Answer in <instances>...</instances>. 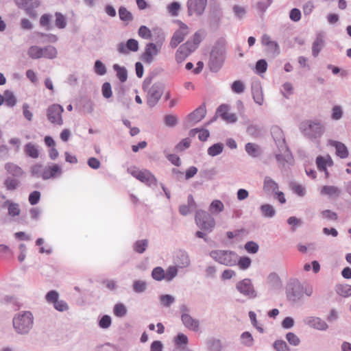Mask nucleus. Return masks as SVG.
Masks as SVG:
<instances>
[{
    "instance_id": "nucleus-1",
    "label": "nucleus",
    "mask_w": 351,
    "mask_h": 351,
    "mask_svg": "<svg viewBox=\"0 0 351 351\" xmlns=\"http://www.w3.org/2000/svg\"><path fill=\"white\" fill-rule=\"evenodd\" d=\"M226 58V45L223 40H217L210 52L208 66L213 73L218 72L222 67Z\"/></svg>"
},
{
    "instance_id": "nucleus-2",
    "label": "nucleus",
    "mask_w": 351,
    "mask_h": 351,
    "mask_svg": "<svg viewBox=\"0 0 351 351\" xmlns=\"http://www.w3.org/2000/svg\"><path fill=\"white\" fill-rule=\"evenodd\" d=\"M12 324L16 333L27 335L33 327L34 316L29 311L20 312L13 317Z\"/></svg>"
},
{
    "instance_id": "nucleus-3",
    "label": "nucleus",
    "mask_w": 351,
    "mask_h": 351,
    "mask_svg": "<svg viewBox=\"0 0 351 351\" xmlns=\"http://www.w3.org/2000/svg\"><path fill=\"white\" fill-rule=\"evenodd\" d=\"M209 255L221 265L232 267L237 264V254L231 250H215Z\"/></svg>"
},
{
    "instance_id": "nucleus-4",
    "label": "nucleus",
    "mask_w": 351,
    "mask_h": 351,
    "mask_svg": "<svg viewBox=\"0 0 351 351\" xmlns=\"http://www.w3.org/2000/svg\"><path fill=\"white\" fill-rule=\"evenodd\" d=\"M304 286L298 279H291L286 286V295L289 301L295 304L303 298Z\"/></svg>"
},
{
    "instance_id": "nucleus-5",
    "label": "nucleus",
    "mask_w": 351,
    "mask_h": 351,
    "mask_svg": "<svg viewBox=\"0 0 351 351\" xmlns=\"http://www.w3.org/2000/svg\"><path fill=\"white\" fill-rule=\"evenodd\" d=\"M165 40V36L162 34L159 36V40L157 41L158 45L154 43H149L145 45V51L141 56V60L146 64H151L160 50V47L162 42Z\"/></svg>"
},
{
    "instance_id": "nucleus-6",
    "label": "nucleus",
    "mask_w": 351,
    "mask_h": 351,
    "mask_svg": "<svg viewBox=\"0 0 351 351\" xmlns=\"http://www.w3.org/2000/svg\"><path fill=\"white\" fill-rule=\"evenodd\" d=\"M195 220L197 226L205 232H211L215 226L214 218L209 213L203 210H197Z\"/></svg>"
},
{
    "instance_id": "nucleus-7",
    "label": "nucleus",
    "mask_w": 351,
    "mask_h": 351,
    "mask_svg": "<svg viewBox=\"0 0 351 351\" xmlns=\"http://www.w3.org/2000/svg\"><path fill=\"white\" fill-rule=\"evenodd\" d=\"M303 128L304 134L311 141L319 139L324 133L325 128L319 121H308Z\"/></svg>"
},
{
    "instance_id": "nucleus-8",
    "label": "nucleus",
    "mask_w": 351,
    "mask_h": 351,
    "mask_svg": "<svg viewBox=\"0 0 351 351\" xmlns=\"http://www.w3.org/2000/svg\"><path fill=\"white\" fill-rule=\"evenodd\" d=\"M16 5L24 10L31 19H36L38 16L36 9L41 5L40 0H14Z\"/></svg>"
},
{
    "instance_id": "nucleus-9",
    "label": "nucleus",
    "mask_w": 351,
    "mask_h": 351,
    "mask_svg": "<svg viewBox=\"0 0 351 351\" xmlns=\"http://www.w3.org/2000/svg\"><path fill=\"white\" fill-rule=\"evenodd\" d=\"M165 85L162 82H155L147 92V104L149 107L155 106L161 98Z\"/></svg>"
},
{
    "instance_id": "nucleus-10",
    "label": "nucleus",
    "mask_w": 351,
    "mask_h": 351,
    "mask_svg": "<svg viewBox=\"0 0 351 351\" xmlns=\"http://www.w3.org/2000/svg\"><path fill=\"white\" fill-rule=\"evenodd\" d=\"M128 171L133 177L149 186L157 184L156 178L149 170L140 171L134 167L128 168Z\"/></svg>"
},
{
    "instance_id": "nucleus-11",
    "label": "nucleus",
    "mask_w": 351,
    "mask_h": 351,
    "mask_svg": "<svg viewBox=\"0 0 351 351\" xmlns=\"http://www.w3.org/2000/svg\"><path fill=\"white\" fill-rule=\"evenodd\" d=\"M235 287L240 293L249 299H253L257 297V292L250 278H245L239 281Z\"/></svg>"
},
{
    "instance_id": "nucleus-12",
    "label": "nucleus",
    "mask_w": 351,
    "mask_h": 351,
    "mask_svg": "<svg viewBox=\"0 0 351 351\" xmlns=\"http://www.w3.org/2000/svg\"><path fill=\"white\" fill-rule=\"evenodd\" d=\"M208 0H187V13L189 16H201L205 12Z\"/></svg>"
},
{
    "instance_id": "nucleus-13",
    "label": "nucleus",
    "mask_w": 351,
    "mask_h": 351,
    "mask_svg": "<svg viewBox=\"0 0 351 351\" xmlns=\"http://www.w3.org/2000/svg\"><path fill=\"white\" fill-rule=\"evenodd\" d=\"M64 112L63 107L60 104H52L47 110V117L49 122L58 125L63 124L62 114Z\"/></svg>"
},
{
    "instance_id": "nucleus-14",
    "label": "nucleus",
    "mask_w": 351,
    "mask_h": 351,
    "mask_svg": "<svg viewBox=\"0 0 351 351\" xmlns=\"http://www.w3.org/2000/svg\"><path fill=\"white\" fill-rule=\"evenodd\" d=\"M223 13L219 3H215L210 5L209 25L213 29H217L221 24Z\"/></svg>"
},
{
    "instance_id": "nucleus-15",
    "label": "nucleus",
    "mask_w": 351,
    "mask_h": 351,
    "mask_svg": "<svg viewBox=\"0 0 351 351\" xmlns=\"http://www.w3.org/2000/svg\"><path fill=\"white\" fill-rule=\"evenodd\" d=\"M180 29L176 30L171 39L170 46L174 49L178 46L189 34L188 26L182 21H179Z\"/></svg>"
},
{
    "instance_id": "nucleus-16",
    "label": "nucleus",
    "mask_w": 351,
    "mask_h": 351,
    "mask_svg": "<svg viewBox=\"0 0 351 351\" xmlns=\"http://www.w3.org/2000/svg\"><path fill=\"white\" fill-rule=\"evenodd\" d=\"M138 49V42L134 38H130L125 43L121 42L117 45L118 53L122 55H128L130 51L136 52Z\"/></svg>"
},
{
    "instance_id": "nucleus-17",
    "label": "nucleus",
    "mask_w": 351,
    "mask_h": 351,
    "mask_svg": "<svg viewBox=\"0 0 351 351\" xmlns=\"http://www.w3.org/2000/svg\"><path fill=\"white\" fill-rule=\"evenodd\" d=\"M261 44L266 47L267 53L272 56H278L280 52V47L276 41L272 40L271 36L264 34L261 37Z\"/></svg>"
},
{
    "instance_id": "nucleus-18",
    "label": "nucleus",
    "mask_w": 351,
    "mask_h": 351,
    "mask_svg": "<svg viewBox=\"0 0 351 351\" xmlns=\"http://www.w3.org/2000/svg\"><path fill=\"white\" fill-rule=\"evenodd\" d=\"M303 322L310 328L325 331L328 328L327 323L319 317L307 316L303 319Z\"/></svg>"
},
{
    "instance_id": "nucleus-19",
    "label": "nucleus",
    "mask_w": 351,
    "mask_h": 351,
    "mask_svg": "<svg viewBox=\"0 0 351 351\" xmlns=\"http://www.w3.org/2000/svg\"><path fill=\"white\" fill-rule=\"evenodd\" d=\"M62 174V169L58 164H51L44 167L43 180L53 179Z\"/></svg>"
},
{
    "instance_id": "nucleus-20",
    "label": "nucleus",
    "mask_w": 351,
    "mask_h": 351,
    "mask_svg": "<svg viewBox=\"0 0 351 351\" xmlns=\"http://www.w3.org/2000/svg\"><path fill=\"white\" fill-rule=\"evenodd\" d=\"M278 153L276 154L275 157L279 165H285L286 162H289L292 159V154L288 146L285 147H278Z\"/></svg>"
},
{
    "instance_id": "nucleus-21",
    "label": "nucleus",
    "mask_w": 351,
    "mask_h": 351,
    "mask_svg": "<svg viewBox=\"0 0 351 351\" xmlns=\"http://www.w3.org/2000/svg\"><path fill=\"white\" fill-rule=\"evenodd\" d=\"M271 134L278 148L287 146L283 131L280 127L277 125L272 126L271 128Z\"/></svg>"
},
{
    "instance_id": "nucleus-22",
    "label": "nucleus",
    "mask_w": 351,
    "mask_h": 351,
    "mask_svg": "<svg viewBox=\"0 0 351 351\" xmlns=\"http://www.w3.org/2000/svg\"><path fill=\"white\" fill-rule=\"evenodd\" d=\"M325 45V36L324 32H319L316 34L315 40L312 44V55L316 58Z\"/></svg>"
},
{
    "instance_id": "nucleus-23",
    "label": "nucleus",
    "mask_w": 351,
    "mask_h": 351,
    "mask_svg": "<svg viewBox=\"0 0 351 351\" xmlns=\"http://www.w3.org/2000/svg\"><path fill=\"white\" fill-rule=\"evenodd\" d=\"M252 95L256 104L259 106L263 105L264 101L262 86L259 82H254L251 85Z\"/></svg>"
},
{
    "instance_id": "nucleus-24",
    "label": "nucleus",
    "mask_w": 351,
    "mask_h": 351,
    "mask_svg": "<svg viewBox=\"0 0 351 351\" xmlns=\"http://www.w3.org/2000/svg\"><path fill=\"white\" fill-rule=\"evenodd\" d=\"M181 320L184 326L190 330L197 332L199 328V322L198 319L193 318L188 313H182Z\"/></svg>"
},
{
    "instance_id": "nucleus-25",
    "label": "nucleus",
    "mask_w": 351,
    "mask_h": 351,
    "mask_svg": "<svg viewBox=\"0 0 351 351\" xmlns=\"http://www.w3.org/2000/svg\"><path fill=\"white\" fill-rule=\"evenodd\" d=\"M328 145L332 146L336 149V154L341 158H346L349 155V152L346 145L340 141L335 140H328Z\"/></svg>"
},
{
    "instance_id": "nucleus-26",
    "label": "nucleus",
    "mask_w": 351,
    "mask_h": 351,
    "mask_svg": "<svg viewBox=\"0 0 351 351\" xmlns=\"http://www.w3.org/2000/svg\"><path fill=\"white\" fill-rule=\"evenodd\" d=\"M206 114V108L205 104H202L197 108L191 112L188 116V119L195 123H198L203 119Z\"/></svg>"
},
{
    "instance_id": "nucleus-27",
    "label": "nucleus",
    "mask_w": 351,
    "mask_h": 351,
    "mask_svg": "<svg viewBox=\"0 0 351 351\" xmlns=\"http://www.w3.org/2000/svg\"><path fill=\"white\" fill-rule=\"evenodd\" d=\"M176 263L180 268H185L189 266L191 261L189 256L185 251L180 250L177 252L176 256Z\"/></svg>"
},
{
    "instance_id": "nucleus-28",
    "label": "nucleus",
    "mask_w": 351,
    "mask_h": 351,
    "mask_svg": "<svg viewBox=\"0 0 351 351\" xmlns=\"http://www.w3.org/2000/svg\"><path fill=\"white\" fill-rule=\"evenodd\" d=\"M320 193L329 197L337 198L341 195V190L335 186L325 185L322 188Z\"/></svg>"
},
{
    "instance_id": "nucleus-29",
    "label": "nucleus",
    "mask_w": 351,
    "mask_h": 351,
    "mask_svg": "<svg viewBox=\"0 0 351 351\" xmlns=\"http://www.w3.org/2000/svg\"><path fill=\"white\" fill-rule=\"evenodd\" d=\"M278 184L269 176H265L264 178L263 189L267 193H276L278 189Z\"/></svg>"
},
{
    "instance_id": "nucleus-30",
    "label": "nucleus",
    "mask_w": 351,
    "mask_h": 351,
    "mask_svg": "<svg viewBox=\"0 0 351 351\" xmlns=\"http://www.w3.org/2000/svg\"><path fill=\"white\" fill-rule=\"evenodd\" d=\"M268 284L271 289L277 290L282 287V282L278 274L275 272L271 273L268 276Z\"/></svg>"
},
{
    "instance_id": "nucleus-31",
    "label": "nucleus",
    "mask_w": 351,
    "mask_h": 351,
    "mask_svg": "<svg viewBox=\"0 0 351 351\" xmlns=\"http://www.w3.org/2000/svg\"><path fill=\"white\" fill-rule=\"evenodd\" d=\"M5 170L13 177H21L24 174L23 170L17 165L12 162H8L5 165Z\"/></svg>"
},
{
    "instance_id": "nucleus-32",
    "label": "nucleus",
    "mask_w": 351,
    "mask_h": 351,
    "mask_svg": "<svg viewBox=\"0 0 351 351\" xmlns=\"http://www.w3.org/2000/svg\"><path fill=\"white\" fill-rule=\"evenodd\" d=\"M24 152L26 156L32 158H38L39 156V150L38 147L32 143H27L24 147Z\"/></svg>"
},
{
    "instance_id": "nucleus-33",
    "label": "nucleus",
    "mask_w": 351,
    "mask_h": 351,
    "mask_svg": "<svg viewBox=\"0 0 351 351\" xmlns=\"http://www.w3.org/2000/svg\"><path fill=\"white\" fill-rule=\"evenodd\" d=\"M245 149L247 154L252 158H257L261 155L260 147L258 145L255 143H246L245 146Z\"/></svg>"
},
{
    "instance_id": "nucleus-34",
    "label": "nucleus",
    "mask_w": 351,
    "mask_h": 351,
    "mask_svg": "<svg viewBox=\"0 0 351 351\" xmlns=\"http://www.w3.org/2000/svg\"><path fill=\"white\" fill-rule=\"evenodd\" d=\"M114 71L116 72V75L121 82H125L128 79V71L125 66L114 64L112 66Z\"/></svg>"
},
{
    "instance_id": "nucleus-35",
    "label": "nucleus",
    "mask_w": 351,
    "mask_h": 351,
    "mask_svg": "<svg viewBox=\"0 0 351 351\" xmlns=\"http://www.w3.org/2000/svg\"><path fill=\"white\" fill-rule=\"evenodd\" d=\"M8 206V215L11 217H16L20 215L21 210L17 203L12 202L10 200H6L3 204V206Z\"/></svg>"
},
{
    "instance_id": "nucleus-36",
    "label": "nucleus",
    "mask_w": 351,
    "mask_h": 351,
    "mask_svg": "<svg viewBox=\"0 0 351 351\" xmlns=\"http://www.w3.org/2000/svg\"><path fill=\"white\" fill-rule=\"evenodd\" d=\"M3 97L4 102L7 106L12 108L16 104L17 99L12 91L9 90H5Z\"/></svg>"
},
{
    "instance_id": "nucleus-37",
    "label": "nucleus",
    "mask_w": 351,
    "mask_h": 351,
    "mask_svg": "<svg viewBox=\"0 0 351 351\" xmlns=\"http://www.w3.org/2000/svg\"><path fill=\"white\" fill-rule=\"evenodd\" d=\"M260 210L264 217L272 218L276 215V210L269 204H265L260 206Z\"/></svg>"
},
{
    "instance_id": "nucleus-38",
    "label": "nucleus",
    "mask_w": 351,
    "mask_h": 351,
    "mask_svg": "<svg viewBox=\"0 0 351 351\" xmlns=\"http://www.w3.org/2000/svg\"><path fill=\"white\" fill-rule=\"evenodd\" d=\"M52 16L50 14H43L39 21L40 27H44L45 29L49 31L53 29V25L51 23Z\"/></svg>"
},
{
    "instance_id": "nucleus-39",
    "label": "nucleus",
    "mask_w": 351,
    "mask_h": 351,
    "mask_svg": "<svg viewBox=\"0 0 351 351\" xmlns=\"http://www.w3.org/2000/svg\"><path fill=\"white\" fill-rule=\"evenodd\" d=\"M224 146L222 143H217L211 145L207 149L208 155L215 157L222 153Z\"/></svg>"
},
{
    "instance_id": "nucleus-40",
    "label": "nucleus",
    "mask_w": 351,
    "mask_h": 351,
    "mask_svg": "<svg viewBox=\"0 0 351 351\" xmlns=\"http://www.w3.org/2000/svg\"><path fill=\"white\" fill-rule=\"evenodd\" d=\"M148 245L149 241L147 239L138 240L133 244V250L136 253L143 254L147 250Z\"/></svg>"
},
{
    "instance_id": "nucleus-41",
    "label": "nucleus",
    "mask_w": 351,
    "mask_h": 351,
    "mask_svg": "<svg viewBox=\"0 0 351 351\" xmlns=\"http://www.w3.org/2000/svg\"><path fill=\"white\" fill-rule=\"evenodd\" d=\"M43 58L48 59H54L57 57L58 51L56 48L52 45H47L42 47Z\"/></svg>"
},
{
    "instance_id": "nucleus-42",
    "label": "nucleus",
    "mask_w": 351,
    "mask_h": 351,
    "mask_svg": "<svg viewBox=\"0 0 351 351\" xmlns=\"http://www.w3.org/2000/svg\"><path fill=\"white\" fill-rule=\"evenodd\" d=\"M117 101L120 102L123 107L128 108L131 99L125 96V89L121 87L117 93Z\"/></svg>"
},
{
    "instance_id": "nucleus-43",
    "label": "nucleus",
    "mask_w": 351,
    "mask_h": 351,
    "mask_svg": "<svg viewBox=\"0 0 351 351\" xmlns=\"http://www.w3.org/2000/svg\"><path fill=\"white\" fill-rule=\"evenodd\" d=\"M42 51V47L34 45L29 48L27 54L32 59H39L43 56Z\"/></svg>"
},
{
    "instance_id": "nucleus-44",
    "label": "nucleus",
    "mask_w": 351,
    "mask_h": 351,
    "mask_svg": "<svg viewBox=\"0 0 351 351\" xmlns=\"http://www.w3.org/2000/svg\"><path fill=\"white\" fill-rule=\"evenodd\" d=\"M240 339L241 343L246 347H252L254 345V338L248 331L243 332L241 335Z\"/></svg>"
},
{
    "instance_id": "nucleus-45",
    "label": "nucleus",
    "mask_w": 351,
    "mask_h": 351,
    "mask_svg": "<svg viewBox=\"0 0 351 351\" xmlns=\"http://www.w3.org/2000/svg\"><path fill=\"white\" fill-rule=\"evenodd\" d=\"M43 172L44 167L43 166V165L39 163L34 165L30 169L31 176L36 178H41L43 179Z\"/></svg>"
},
{
    "instance_id": "nucleus-46",
    "label": "nucleus",
    "mask_w": 351,
    "mask_h": 351,
    "mask_svg": "<svg viewBox=\"0 0 351 351\" xmlns=\"http://www.w3.org/2000/svg\"><path fill=\"white\" fill-rule=\"evenodd\" d=\"M20 181L12 177H8L4 181V186L8 191H14L20 185Z\"/></svg>"
},
{
    "instance_id": "nucleus-47",
    "label": "nucleus",
    "mask_w": 351,
    "mask_h": 351,
    "mask_svg": "<svg viewBox=\"0 0 351 351\" xmlns=\"http://www.w3.org/2000/svg\"><path fill=\"white\" fill-rule=\"evenodd\" d=\"M128 310L123 303H117L113 308V313L117 317H123L126 315Z\"/></svg>"
},
{
    "instance_id": "nucleus-48",
    "label": "nucleus",
    "mask_w": 351,
    "mask_h": 351,
    "mask_svg": "<svg viewBox=\"0 0 351 351\" xmlns=\"http://www.w3.org/2000/svg\"><path fill=\"white\" fill-rule=\"evenodd\" d=\"M315 162H316V165H317L318 170L320 171L324 172L326 177L328 178L329 173H328V171L327 170V168H326L327 165H326V163L325 157H324L322 156H318L316 158V161Z\"/></svg>"
},
{
    "instance_id": "nucleus-49",
    "label": "nucleus",
    "mask_w": 351,
    "mask_h": 351,
    "mask_svg": "<svg viewBox=\"0 0 351 351\" xmlns=\"http://www.w3.org/2000/svg\"><path fill=\"white\" fill-rule=\"evenodd\" d=\"M119 16L120 19L124 22H129L133 20V16L132 13L123 6H121L119 8Z\"/></svg>"
},
{
    "instance_id": "nucleus-50",
    "label": "nucleus",
    "mask_w": 351,
    "mask_h": 351,
    "mask_svg": "<svg viewBox=\"0 0 351 351\" xmlns=\"http://www.w3.org/2000/svg\"><path fill=\"white\" fill-rule=\"evenodd\" d=\"M55 25L58 29H64L66 27V17L61 12H55Z\"/></svg>"
},
{
    "instance_id": "nucleus-51",
    "label": "nucleus",
    "mask_w": 351,
    "mask_h": 351,
    "mask_svg": "<svg viewBox=\"0 0 351 351\" xmlns=\"http://www.w3.org/2000/svg\"><path fill=\"white\" fill-rule=\"evenodd\" d=\"M178 267L177 266H169L165 271V280L167 282H171L178 275Z\"/></svg>"
},
{
    "instance_id": "nucleus-52",
    "label": "nucleus",
    "mask_w": 351,
    "mask_h": 351,
    "mask_svg": "<svg viewBox=\"0 0 351 351\" xmlns=\"http://www.w3.org/2000/svg\"><path fill=\"white\" fill-rule=\"evenodd\" d=\"M93 70L97 75L100 76L104 75L107 73L105 64L100 60H97L95 62Z\"/></svg>"
},
{
    "instance_id": "nucleus-53",
    "label": "nucleus",
    "mask_w": 351,
    "mask_h": 351,
    "mask_svg": "<svg viewBox=\"0 0 351 351\" xmlns=\"http://www.w3.org/2000/svg\"><path fill=\"white\" fill-rule=\"evenodd\" d=\"M224 209L223 204L221 201L218 199L213 200L209 207V210L212 213H219L222 212Z\"/></svg>"
},
{
    "instance_id": "nucleus-54",
    "label": "nucleus",
    "mask_w": 351,
    "mask_h": 351,
    "mask_svg": "<svg viewBox=\"0 0 351 351\" xmlns=\"http://www.w3.org/2000/svg\"><path fill=\"white\" fill-rule=\"evenodd\" d=\"M152 277L157 281L165 280V270L161 267H156L152 271Z\"/></svg>"
},
{
    "instance_id": "nucleus-55",
    "label": "nucleus",
    "mask_w": 351,
    "mask_h": 351,
    "mask_svg": "<svg viewBox=\"0 0 351 351\" xmlns=\"http://www.w3.org/2000/svg\"><path fill=\"white\" fill-rule=\"evenodd\" d=\"M160 300L163 306L169 307L175 302L176 298L171 295L164 294L160 296Z\"/></svg>"
},
{
    "instance_id": "nucleus-56",
    "label": "nucleus",
    "mask_w": 351,
    "mask_h": 351,
    "mask_svg": "<svg viewBox=\"0 0 351 351\" xmlns=\"http://www.w3.org/2000/svg\"><path fill=\"white\" fill-rule=\"evenodd\" d=\"M147 289V283L143 280H135L133 283V290L135 293H141L145 291Z\"/></svg>"
},
{
    "instance_id": "nucleus-57",
    "label": "nucleus",
    "mask_w": 351,
    "mask_h": 351,
    "mask_svg": "<svg viewBox=\"0 0 351 351\" xmlns=\"http://www.w3.org/2000/svg\"><path fill=\"white\" fill-rule=\"evenodd\" d=\"M208 349L210 351H221L222 346L221 341L216 339H210L208 341Z\"/></svg>"
},
{
    "instance_id": "nucleus-58",
    "label": "nucleus",
    "mask_w": 351,
    "mask_h": 351,
    "mask_svg": "<svg viewBox=\"0 0 351 351\" xmlns=\"http://www.w3.org/2000/svg\"><path fill=\"white\" fill-rule=\"evenodd\" d=\"M237 263L241 270H245L250 267L252 260L248 256H241Z\"/></svg>"
},
{
    "instance_id": "nucleus-59",
    "label": "nucleus",
    "mask_w": 351,
    "mask_h": 351,
    "mask_svg": "<svg viewBox=\"0 0 351 351\" xmlns=\"http://www.w3.org/2000/svg\"><path fill=\"white\" fill-rule=\"evenodd\" d=\"M337 292L339 295L348 297L351 295V285H343L337 288Z\"/></svg>"
},
{
    "instance_id": "nucleus-60",
    "label": "nucleus",
    "mask_w": 351,
    "mask_h": 351,
    "mask_svg": "<svg viewBox=\"0 0 351 351\" xmlns=\"http://www.w3.org/2000/svg\"><path fill=\"white\" fill-rule=\"evenodd\" d=\"M273 347L276 351H291V349L284 340H276Z\"/></svg>"
},
{
    "instance_id": "nucleus-61",
    "label": "nucleus",
    "mask_w": 351,
    "mask_h": 351,
    "mask_svg": "<svg viewBox=\"0 0 351 351\" xmlns=\"http://www.w3.org/2000/svg\"><path fill=\"white\" fill-rule=\"evenodd\" d=\"M112 324L111 317L108 315H103L99 320V326L103 329L108 328Z\"/></svg>"
},
{
    "instance_id": "nucleus-62",
    "label": "nucleus",
    "mask_w": 351,
    "mask_h": 351,
    "mask_svg": "<svg viewBox=\"0 0 351 351\" xmlns=\"http://www.w3.org/2000/svg\"><path fill=\"white\" fill-rule=\"evenodd\" d=\"M321 215L324 219L328 221H337L338 219L337 213L329 209L322 210L321 212Z\"/></svg>"
},
{
    "instance_id": "nucleus-63",
    "label": "nucleus",
    "mask_w": 351,
    "mask_h": 351,
    "mask_svg": "<svg viewBox=\"0 0 351 351\" xmlns=\"http://www.w3.org/2000/svg\"><path fill=\"white\" fill-rule=\"evenodd\" d=\"M286 339L290 345L293 346H299L301 342L300 338L291 332L287 333Z\"/></svg>"
},
{
    "instance_id": "nucleus-64",
    "label": "nucleus",
    "mask_w": 351,
    "mask_h": 351,
    "mask_svg": "<svg viewBox=\"0 0 351 351\" xmlns=\"http://www.w3.org/2000/svg\"><path fill=\"white\" fill-rule=\"evenodd\" d=\"M101 93L104 98L109 99L112 95V86L110 82H106L102 84Z\"/></svg>"
}]
</instances>
